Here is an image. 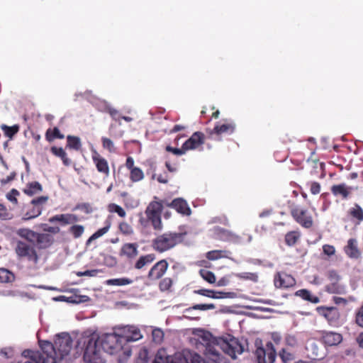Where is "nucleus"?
I'll return each instance as SVG.
<instances>
[{
	"label": "nucleus",
	"mask_w": 363,
	"mask_h": 363,
	"mask_svg": "<svg viewBox=\"0 0 363 363\" xmlns=\"http://www.w3.org/2000/svg\"><path fill=\"white\" fill-rule=\"evenodd\" d=\"M92 160L96 167L97 170L106 174V176H108L109 174V167L108 162L106 159L101 157L97 152L92 156Z\"/></svg>",
	"instance_id": "5701e85b"
},
{
	"label": "nucleus",
	"mask_w": 363,
	"mask_h": 363,
	"mask_svg": "<svg viewBox=\"0 0 363 363\" xmlns=\"http://www.w3.org/2000/svg\"><path fill=\"white\" fill-rule=\"evenodd\" d=\"M109 228H110V223H108L106 226H104V228H101L99 229L97 231H96L91 236V239H97V238L101 237L102 235H104L108 231Z\"/></svg>",
	"instance_id": "5fc2aeb1"
},
{
	"label": "nucleus",
	"mask_w": 363,
	"mask_h": 363,
	"mask_svg": "<svg viewBox=\"0 0 363 363\" xmlns=\"http://www.w3.org/2000/svg\"><path fill=\"white\" fill-rule=\"evenodd\" d=\"M328 283L325 286V290L329 294H345L346 286L341 282V277L335 270H329L327 273Z\"/></svg>",
	"instance_id": "6e6552de"
},
{
	"label": "nucleus",
	"mask_w": 363,
	"mask_h": 363,
	"mask_svg": "<svg viewBox=\"0 0 363 363\" xmlns=\"http://www.w3.org/2000/svg\"><path fill=\"white\" fill-rule=\"evenodd\" d=\"M172 286V280L169 278L162 279L160 283V288L162 291L168 290Z\"/></svg>",
	"instance_id": "680f3d73"
},
{
	"label": "nucleus",
	"mask_w": 363,
	"mask_h": 363,
	"mask_svg": "<svg viewBox=\"0 0 363 363\" xmlns=\"http://www.w3.org/2000/svg\"><path fill=\"white\" fill-rule=\"evenodd\" d=\"M168 206L174 208L179 213L184 216H190L191 213L190 207L184 199H175L170 203H169Z\"/></svg>",
	"instance_id": "6ab92c4d"
},
{
	"label": "nucleus",
	"mask_w": 363,
	"mask_h": 363,
	"mask_svg": "<svg viewBox=\"0 0 363 363\" xmlns=\"http://www.w3.org/2000/svg\"><path fill=\"white\" fill-rule=\"evenodd\" d=\"M69 232L74 238H79L84 233V228L82 225H74L69 228Z\"/></svg>",
	"instance_id": "79ce46f5"
},
{
	"label": "nucleus",
	"mask_w": 363,
	"mask_h": 363,
	"mask_svg": "<svg viewBox=\"0 0 363 363\" xmlns=\"http://www.w3.org/2000/svg\"><path fill=\"white\" fill-rule=\"evenodd\" d=\"M168 267V263L162 259L157 262L150 270L148 277L151 279H158L165 273Z\"/></svg>",
	"instance_id": "f3484780"
},
{
	"label": "nucleus",
	"mask_w": 363,
	"mask_h": 363,
	"mask_svg": "<svg viewBox=\"0 0 363 363\" xmlns=\"http://www.w3.org/2000/svg\"><path fill=\"white\" fill-rule=\"evenodd\" d=\"M321 314L328 320L330 325H335L337 323L340 313L338 309L335 307H325L321 309Z\"/></svg>",
	"instance_id": "4be33fe9"
},
{
	"label": "nucleus",
	"mask_w": 363,
	"mask_h": 363,
	"mask_svg": "<svg viewBox=\"0 0 363 363\" xmlns=\"http://www.w3.org/2000/svg\"><path fill=\"white\" fill-rule=\"evenodd\" d=\"M162 211V205L158 201L150 202L145 210V214L155 230H161L162 228L161 220Z\"/></svg>",
	"instance_id": "1a4fd4ad"
},
{
	"label": "nucleus",
	"mask_w": 363,
	"mask_h": 363,
	"mask_svg": "<svg viewBox=\"0 0 363 363\" xmlns=\"http://www.w3.org/2000/svg\"><path fill=\"white\" fill-rule=\"evenodd\" d=\"M1 128L4 130V134L10 138L18 131V125L8 126L6 125H2Z\"/></svg>",
	"instance_id": "49530a36"
},
{
	"label": "nucleus",
	"mask_w": 363,
	"mask_h": 363,
	"mask_svg": "<svg viewBox=\"0 0 363 363\" xmlns=\"http://www.w3.org/2000/svg\"><path fill=\"white\" fill-rule=\"evenodd\" d=\"M227 133V124L216 125L210 132L211 138L215 140H220L221 135Z\"/></svg>",
	"instance_id": "a878e982"
},
{
	"label": "nucleus",
	"mask_w": 363,
	"mask_h": 363,
	"mask_svg": "<svg viewBox=\"0 0 363 363\" xmlns=\"http://www.w3.org/2000/svg\"><path fill=\"white\" fill-rule=\"evenodd\" d=\"M290 213L294 220L304 228H311L313 225V218L310 211L302 206L291 205Z\"/></svg>",
	"instance_id": "0eeeda50"
},
{
	"label": "nucleus",
	"mask_w": 363,
	"mask_h": 363,
	"mask_svg": "<svg viewBox=\"0 0 363 363\" xmlns=\"http://www.w3.org/2000/svg\"><path fill=\"white\" fill-rule=\"evenodd\" d=\"M310 187V191L312 194L316 195L320 192L321 186L318 182H311L307 184Z\"/></svg>",
	"instance_id": "603ef678"
},
{
	"label": "nucleus",
	"mask_w": 363,
	"mask_h": 363,
	"mask_svg": "<svg viewBox=\"0 0 363 363\" xmlns=\"http://www.w3.org/2000/svg\"><path fill=\"white\" fill-rule=\"evenodd\" d=\"M35 244L18 240L16 242V252L19 257H26L28 260L37 263L38 257L35 250Z\"/></svg>",
	"instance_id": "9d476101"
},
{
	"label": "nucleus",
	"mask_w": 363,
	"mask_h": 363,
	"mask_svg": "<svg viewBox=\"0 0 363 363\" xmlns=\"http://www.w3.org/2000/svg\"><path fill=\"white\" fill-rule=\"evenodd\" d=\"M247 346L246 340L234 337L228 334V356L235 359L238 354H241Z\"/></svg>",
	"instance_id": "9b49d317"
},
{
	"label": "nucleus",
	"mask_w": 363,
	"mask_h": 363,
	"mask_svg": "<svg viewBox=\"0 0 363 363\" xmlns=\"http://www.w3.org/2000/svg\"><path fill=\"white\" fill-rule=\"evenodd\" d=\"M46 140L48 142L52 141L55 138L63 139L65 135L62 134L58 128L55 127L52 130L48 129L45 133Z\"/></svg>",
	"instance_id": "f704fd0d"
},
{
	"label": "nucleus",
	"mask_w": 363,
	"mask_h": 363,
	"mask_svg": "<svg viewBox=\"0 0 363 363\" xmlns=\"http://www.w3.org/2000/svg\"><path fill=\"white\" fill-rule=\"evenodd\" d=\"M300 238V233L297 231H290L285 235V243L288 246H294Z\"/></svg>",
	"instance_id": "473e14b6"
},
{
	"label": "nucleus",
	"mask_w": 363,
	"mask_h": 363,
	"mask_svg": "<svg viewBox=\"0 0 363 363\" xmlns=\"http://www.w3.org/2000/svg\"><path fill=\"white\" fill-rule=\"evenodd\" d=\"M8 296L17 297L19 298H23L25 297H30L27 293L21 291H18V290L9 291Z\"/></svg>",
	"instance_id": "052dcab7"
},
{
	"label": "nucleus",
	"mask_w": 363,
	"mask_h": 363,
	"mask_svg": "<svg viewBox=\"0 0 363 363\" xmlns=\"http://www.w3.org/2000/svg\"><path fill=\"white\" fill-rule=\"evenodd\" d=\"M322 340L327 346H335L342 342V337L337 333L324 332L322 335Z\"/></svg>",
	"instance_id": "412c9836"
},
{
	"label": "nucleus",
	"mask_w": 363,
	"mask_h": 363,
	"mask_svg": "<svg viewBox=\"0 0 363 363\" xmlns=\"http://www.w3.org/2000/svg\"><path fill=\"white\" fill-rule=\"evenodd\" d=\"M91 103L99 111L101 112H107V111L110 108L111 105L104 100L100 99H91Z\"/></svg>",
	"instance_id": "e433bc0d"
},
{
	"label": "nucleus",
	"mask_w": 363,
	"mask_h": 363,
	"mask_svg": "<svg viewBox=\"0 0 363 363\" xmlns=\"http://www.w3.org/2000/svg\"><path fill=\"white\" fill-rule=\"evenodd\" d=\"M67 147L74 150H80L82 147L81 140L77 136L67 135Z\"/></svg>",
	"instance_id": "7c9ffc66"
},
{
	"label": "nucleus",
	"mask_w": 363,
	"mask_h": 363,
	"mask_svg": "<svg viewBox=\"0 0 363 363\" xmlns=\"http://www.w3.org/2000/svg\"><path fill=\"white\" fill-rule=\"evenodd\" d=\"M331 193L335 197H340L342 200L347 199L352 193L353 187L345 183L334 184L330 187Z\"/></svg>",
	"instance_id": "2eb2a0df"
},
{
	"label": "nucleus",
	"mask_w": 363,
	"mask_h": 363,
	"mask_svg": "<svg viewBox=\"0 0 363 363\" xmlns=\"http://www.w3.org/2000/svg\"><path fill=\"white\" fill-rule=\"evenodd\" d=\"M195 294H200L204 296L213 298H223V296H220V294L225 295V293H221L218 291H214L212 290L208 289H199L194 291Z\"/></svg>",
	"instance_id": "2f4dec72"
},
{
	"label": "nucleus",
	"mask_w": 363,
	"mask_h": 363,
	"mask_svg": "<svg viewBox=\"0 0 363 363\" xmlns=\"http://www.w3.org/2000/svg\"><path fill=\"white\" fill-rule=\"evenodd\" d=\"M99 342L102 350V353L109 354H119V361H121V354L125 357L131 355V350L129 347H125L121 341L119 335L116 333H105L99 336Z\"/></svg>",
	"instance_id": "20e7f679"
},
{
	"label": "nucleus",
	"mask_w": 363,
	"mask_h": 363,
	"mask_svg": "<svg viewBox=\"0 0 363 363\" xmlns=\"http://www.w3.org/2000/svg\"><path fill=\"white\" fill-rule=\"evenodd\" d=\"M295 278L285 272H278L274 277V284L277 289H288L296 285Z\"/></svg>",
	"instance_id": "4468645a"
},
{
	"label": "nucleus",
	"mask_w": 363,
	"mask_h": 363,
	"mask_svg": "<svg viewBox=\"0 0 363 363\" xmlns=\"http://www.w3.org/2000/svg\"><path fill=\"white\" fill-rule=\"evenodd\" d=\"M356 322L359 326L363 328V306L357 314Z\"/></svg>",
	"instance_id": "774afa93"
},
{
	"label": "nucleus",
	"mask_w": 363,
	"mask_h": 363,
	"mask_svg": "<svg viewBox=\"0 0 363 363\" xmlns=\"http://www.w3.org/2000/svg\"><path fill=\"white\" fill-rule=\"evenodd\" d=\"M84 352V360L87 363H104L102 350L98 335H82L77 342V349Z\"/></svg>",
	"instance_id": "f03ea898"
},
{
	"label": "nucleus",
	"mask_w": 363,
	"mask_h": 363,
	"mask_svg": "<svg viewBox=\"0 0 363 363\" xmlns=\"http://www.w3.org/2000/svg\"><path fill=\"white\" fill-rule=\"evenodd\" d=\"M203 143V134L200 132L194 133L184 144L186 151L196 149Z\"/></svg>",
	"instance_id": "a211bd4d"
},
{
	"label": "nucleus",
	"mask_w": 363,
	"mask_h": 363,
	"mask_svg": "<svg viewBox=\"0 0 363 363\" xmlns=\"http://www.w3.org/2000/svg\"><path fill=\"white\" fill-rule=\"evenodd\" d=\"M42 189V185L38 182H33L28 184L27 188L24 189V193L27 195L33 196L40 192Z\"/></svg>",
	"instance_id": "c756f323"
},
{
	"label": "nucleus",
	"mask_w": 363,
	"mask_h": 363,
	"mask_svg": "<svg viewBox=\"0 0 363 363\" xmlns=\"http://www.w3.org/2000/svg\"><path fill=\"white\" fill-rule=\"evenodd\" d=\"M155 259L154 254H148L144 256H141L135 264V267L138 269H142L147 264L152 263Z\"/></svg>",
	"instance_id": "bb28decb"
},
{
	"label": "nucleus",
	"mask_w": 363,
	"mask_h": 363,
	"mask_svg": "<svg viewBox=\"0 0 363 363\" xmlns=\"http://www.w3.org/2000/svg\"><path fill=\"white\" fill-rule=\"evenodd\" d=\"M214 308H215V306L213 303H208V304L201 303V304H196V305L193 306L192 307H189V308H186L184 311V312L189 313V312H192L194 310L207 311V310H211V309H214Z\"/></svg>",
	"instance_id": "a19ab883"
},
{
	"label": "nucleus",
	"mask_w": 363,
	"mask_h": 363,
	"mask_svg": "<svg viewBox=\"0 0 363 363\" xmlns=\"http://www.w3.org/2000/svg\"><path fill=\"white\" fill-rule=\"evenodd\" d=\"M152 339L156 343H160L164 337V333L160 329H155L152 330Z\"/></svg>",
	"instance_id": "6e6d98bb"
},
{
	"label": "nucleus",
	"mask_w": 363,
	"mask_h": 363,
	"mask_svg": "<svg viewBox=\"0 0 363 363\" xmlns=\"http://www.w3.org/2000/svg\"><path fill=\"white\" fill-rule=\"evenodd\" d=\"M295 295L297 296L301 297L303 299L311 301L312 303H318L319 299L317 296H313L311 295V292L307 289H300L298 290Z\"/></svg>",
	"instance_id": "c85d7f7f"
},
{
	"label": "nucleus",
	"mask_w": 363,
	"mask_h": 363,
	"mask_svg": "<svg viewBox=\"0 0 363 363\" xmlns=\"http://www.w3.org/2000/svg\"><path fill=\"white\" fill-rule=\"evenodd\" d=\"M14 279V274L11 272L4 268H0V283H10Z\"/></svg>",
	"instance_id": "72a5a7b5"
},
{
	"label": "nucleus",
	"mask_w": 363,
	"mask_h": 363,
	"mask_svg": "<svg viewBox=\"0 0 363 363\" xmlns=\"http://www.w3.org/2000/svg\"><path fill=\"white\" fill-rule=\"evenodd\" d=\"M182 240V234L179 233H165L157 236L152 243L154 249L163 252L173 248Z\"/></svg>",
	"instance_id": "423d86ee"
},
{
	"label": "nucleus",
	"mask_w": 363,
	"mask_h": 363,
	"mask_svg": "<svg viewBox=\"0 0 363 363\" xmlns=\"http://www.w3.org/2000/svg\"><path fill=\"white\" fill-rule=\"evenodd\" d=\"M108 209L111 212L116 213L120 217L125 216L126 213L123 208L116 203H111L108 206Z\"/></svg>",
	"instance_id": "09e8293b"
},
{
	"label": "nucleus",
	"mask_w": 363,
	"mask_h": 363,
	"mask_svg": "<svg viewBox=\"0 0 363 363\" xmlns=\"http://www.w3.org/2000/svg\"><path fill=\"white\" fill-rule=\"evenodd\" d=\"M11 213L8 212L5 206L0 203V218L2 220H9L11 219Z\"/></svg>",
	"instance_id": "13d9d810"
},
{
	"label": "nucleus",
	"mask_w": 363,
	"mask_h": 363,
	"mask_svg": "<svg viewBox=\"0 0 363 363\" xmlns=\"http://www.w3.org/2000/svg\"><path fill=\"white\" fill-rule=\"evenodd\" d=\"M344 252L350 259H357L361 257L362 252L358 247V242L355 238H350L344 247Z\"/></svg>",
	"instance_id": "dca6fc26"
},
{
	"label": "nucleus",
	"mask_w": 363,
	"mask_h": 363,
	"mask_svg": "<svg viewBox=\"0 0 363 363\" xmlns=\"http://www.w3.org/2000/svg\"><path fill=\"white\" fill-rule=\"evenodd\" d=\"M51 152L53 155L60 158L65 157L66 152L62 147H52Z\"/></svg>",
	"instance_id": "69168bd1"
},
{
	"label": "nucleus",
	"mask_w": 363,
	"mask_h": 363,
	"mask_svg": "<svg viewBox=\"0 0 363 363\" xmlns=\"http://www.w3.org/2000/svg\"><path fill=\"white\" fill-rule=\"evenodd\" d=\"M119 229L121 232L125 235H130L133 233V228L125 222L120 223Z\"/></svg>",
	"instance_id": "3c124183"
},
{
	"label": "nucleus",
	"mask_w": 363,
	"mask_h": 363,
	"mask_svg": "<svg viewBox=\"0 0 363 363\" xmlns=\"http://www.w3.org/2000/svg\"><path fill=\"white\" fill-rule=\"evenodd\" d=\"M73 340L67 333L57 334L55 337V357H51L48 362L51 363H70L74 354H71Z\"/></svg>",
	"instance_id": "7ed1b4c3"
},
{
	"label": "nucleus",
	"mask_w": 363,
	"mask_h": 363,
	"mask_svg": "<svg viewBox=\"0 0 363 363\" xmlns=\"http://www.w3.org/2000/svg\"><path fill=\"white\" fill-rule=\"evenodd\" d=\"M153 363H187V360L181 353L168 355L164 349H160L157 351Z\"/></svg>",
	"instance_id": "ddd939ff"
},
{
	"label": "nucleus",
	"mask_w": 363,
	"mask_h": 363,
	"mask_svg": "<svg viewBox=\"0 0 363 363\" xmlns=\"http://www.w3.org/2000/svg\"><path fill=\"white\" fill-rule=\"evenodd\" d=\"M199 274L204 280L210 284H213L216 281L214 274L208 270L202 269L199 271Z\"/></svg>",
	"instance_id": "37998d69"
},
{
	"label": "nucleus",
	"mask_w": 363,
	"mask_h": 363,
	"mask_svg": "<svg viewBox=\"0 0 363 363\" xmlns=\"http://www.w3.org/2000/svg\"><path fill=\"white\" fill-rule=\"evenodd\" d=\"M236 277L243 280L251 281L254 283H257L259 279V275L255 272H242L237 274Z\"/></svg>",
	"instance_id": "4c0bfd02"
},
{
	"label": "nucleus",
	"mask_w": 363,
	"mask_h": 363,
	"mask_svg": "<svg viewBox=\"0 0 363 363\" xmlns=\"http://www.w3.org/2000/svg\"><path fill=\"white\" fill-rule=\"evenodd\" d=\"M121 195L123 197H125V203L127 207L133 208L138 206V204H139L138 201L133 199L130 196H128V194L127 192H123V193H121Z\"/></svg>",
	"instance_id": "de8ad7c7"
},
{
	"label": "nucleus",
	"mask_w": 363,
	"mask_h": 363,
	"mask_svg": "<svg viewBox=\"0 0 363 363\" xmlns=\"http://www.w3.org/2000/svg\"><path fill=\"white\" fill-rule=\"evenodd\" d=\"M323 253L328 256L334 255L335 253V248L333 245H324L323 246Z\"/></svg>",
	"instance_id": "e2e57ef3"
},
{
	"label": "nucleus",
	"mask_w": 363,
	"mask_h": 363,
	"mask_svg": "<svg viewBox=\"0 0 363 363\" xmlns=\"http://www.w3.org/2000/svg\"><path fill=\"white\" fill-rule=\"evenodd\" d=\"M81 211L86 214L91 213L93 212V208L90 203H81L77 204L72 209V211Z\"/></svg>",
	"instance_id": "c03bdc74"
},
{
	"label": "nucleus",
	"mask_w": 363,
	"mask_h": 363,
	"mask_svg": "<svg viewBox=\"0 0 363 363\" xmlns=\"http://www.w3.org/2000/svg\"><path fill=\"white\" fill-rule=\"evenodd\" d=\"M18 195H19V192L16 189H13L10 191V192H9L6 194V198L11 202L16 203H17L16 196H18Z\"/></svg>",
	"instance_id": "bf43d9fd"
},
{
	"label": "nucleus",
	"mask_w": 363,
	"mask_h": 363,
	"mask_svg": "<svg viewBox=\"0 0 363 363\" xmlns=\"http://www.w3.org/2000/svg\"><path fill=\"white\" fill-rule=\"evenodd\" d=\"M133 282V281L132 279L126 277H123L108 279L106 281V284L108 286H125L130 284Z\"/></svg>",
	"instance_id": "cd10ccee"
},
{
	"label": "nucleus",
	"mask_w": 363,
	"mask_h": 363,
	"mask_svg": "<svg viewBox=\"0 0 363 363\" xmlns=\"http://www.w3.org/2000/svg\"><path fill=\"white\" fill-rule=\"evenodd\" d=\"M255 346L257 349L255 350V354L257 360L265 359L266 351L265 349L262 347V340L259 339L256 340Z\"/></svg>",
	"instance_id": "c9c22d12"
},
{
	"label": "nucleus",
	"mask_w": 363,
	"mask_h": 363,
	"mask_svg": "<svg viewBox=\"0 0 363 363\" xmlns=\"http://www.w3.org/2000/svg\"><path fill=\"white\" fill-rule=\"evenodd\" d=\"M148 362V352L147 349H141L138 353V357L136 359V363H147Z\"/></svg>",
	"instance_id": "8fccbe9b"
},
{
	"label": "nucleus",
	"mask_w": 363,
	"mask_h": 363,
	"mask_svg": "<svg viewBox=\"0 0 363 363\" xmlns=\"http://www.w3.org/2000/svg\"><path fill=\"white\" fill-rule=\"evenodd\" d=\"M48 199V196H39L31 201V204L35 206H40L41 204L45 203Z\"/></svg>",
	"instance_id": "338daca9"
},
{
	"label": "nucleus",
	"mask_w": 363,
	"mask_h": 363,
	"mask_svg": "<svg viewBox=\"0 0 363 363\" xmlns=\"http://www.w3.org/2000/svg\"><path fill=\"white\" fill-rule=\"evenodd\" d=\"M102 272L101 269H90L84 272H77L78 277H96L99 273Z\"/></svg>",
	"instance_id": "864d4df0"
},
{
	"label": "nucleus",
	"mask_w": 363,
	"mask_h": 363,
	"mask_svg": "<svg viewBox=\"0 0 363 363\" xmlns=\"http://www.w3.org/2000/svg\"><path fill=\"white\" fill-rule=\"evenodd\" d=\"M196 337V347L203 351L210 361L206 362L199 354H194L191 363H227L223 355L227 354V338L223 337H214L211 333L198 329L194 333Z\"/></svg>",
	"instance_id": "f257e3e1"
},
{
	"label": "nucleus",
	"mask_w": 363,
	"mask_h": 363,
	"mask_svg": "<svg viewBox=\"0 0 363 363\" xmlns=\"http://www.w3.org/2000/svg\"><path fill=\"white\" fill-rule=\"evenodd\" d=\"M17 234L26 240V242L35 244V240L38 238V234L31 230L27 228H21L17 231Z\"/></svg>",
	"instance_id": "393cba45"
},
{
	"label": "nucleus",
	"mask_w": 363,
	"mask_h": 363,
	"mask_svg": "<svg viewBox=\"0 0 363 363\" xmlns=\"http://www.w3.org/2000/svg\"><path fill=\"white\" fill-rule=\"evenodd\" d=\"M144 177L143 172L138 167L132 168L130 171V179L133 182H139Z\"/></svg>",
	"instance_id": "a18cd8bd"
},
{
	"label": "nucleus",
	"mask_w": 363,
	"mask_h": 363,
	"mask_svg": "<svg viewBox=\"0 0 363 363\" xmlns=\"http://www.w3.org/2000/svg\"><path fill=\"white\" fill-rule=\"evenodd\" d=\"M138 245L137 243H125L122 246L120 255L133 259L138 254Z\"/></svg>",
	"instance_id": "b1692460"
},
{
	"label": "nucleus",
	"mask_w": 363,
	"mask_h": 363,
	"mask_svg": "<svg viewBox=\"0 0 363 363\" xmlns=\"http://www.w3.org/2000/svg\"><path fill=\"white\" fill-rule=\"evenodd\" d=\"M119 335L121 341L125 347H128L127 344L131 342H135L143 337L140 330L133 325H128L123 328Z\"/></svg>",
	"instance_id": "f8f14e48"
},
{
	"label": "nucleus",
	"mask_w": 363,
	"mask_h": 363,
	"mask_svg": "<svg viewBox=\"0 0 363 363\" xmlns=\"http://www.w3.org/2000/svg\"><path fill=\"white\" fill-rule=\"evenodd\" d=\"M350 214L352 218L357 219L359 221L363 220V209L358 204H355L354 207L350 210Z\"/></svg>",
	"instance_id": "ea45409f"
},
{
	"label": "nucleus",
	"mask_w": 363,
	"mask_h": 363,
	"mask_svg": "<svg viewBox=\"0 0 363 363\" xmlns=\"http://www.w3.org/2000/svg\"><path fill=\"white\" fill-rule=\"evenodd\" d=\"M102 144H103V147L105 148V149H107L109 152H114L115 151V147H114V144L113 143V141L111 140H110L109 138H102Z\"/></svg>",
	"instance_id": "4d7b16f0"
},
{
	"label": "nucleus",
	"mask_w": 363,
	"mask_h": 363,
	"mask_svg": "<svg viewBox=\"0 0 363 363\" xmlns=\"http://www.w3.org/2000/svg\"><path fill=\"white\" fill-rule=\"evenodd\" d=\"M40 346L43 354L30 350L23 352L25 356L30 355V359L24 363H51L48 359L55 357V340L53 344L46 340L40 341Z\"/></svg>",
	"instance_id": "39448f33"
},
{
	"label": "nucleus",
	"mask_w": 363,
	"mask_h": 363,
	"mask_svg": "<svg viewBox=\"0 0 363 363\" xmlns=\"http://www.w3.org/2000/svg\"><path fill=\"white\" fill-rule=\"evenodd\" d=\"M79 220V217L75 214L66 213L54 216L49 218L50 223L60 222L64 225L72 224Z\"/></svg>",
	"instance_id": "aec40b11"
},
{
	"label": "nucleus",
	"mask_w": 363,
	"mask_h": 363,
	"mask_svg": "<svg viewBox=\"0 0 363 363\" xmlns=\"http://www.w3.org/2000/svg\"><path fill=\"white\" fill-rule=\"evenodd\" d=\"M166 150L167 151L171 152L176 155H182L186 152V150L183 148V146L182 148H176L171 146H167Z\"/></svg>",
	"instance_id": "0e129e2a"
},
{
	"label": "nucleus",
	"mask_w": 363,
	"mask_h": 363,
	"mask_svg": "<svg viewBox=\"0 0 363 363\" xmlns=\"http://www.w3.org/2000/svg\"><path fill=\"white\" fill-rule=\"evenodd\" d=\"M42 212V208L40 206H33V208L28 211L24 216L22 218L23 220H28L35 218L40 216Z\"/></svg>",
	"instance_id": "58836bf2"
}]
</instances>
